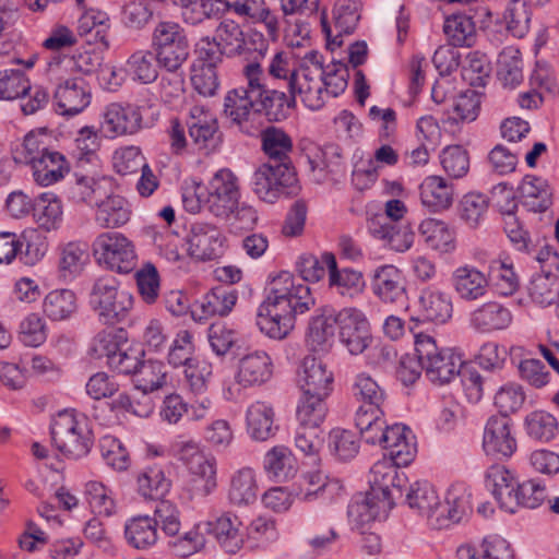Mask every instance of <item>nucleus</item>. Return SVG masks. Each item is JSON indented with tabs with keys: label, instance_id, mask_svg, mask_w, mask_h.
Masks as SVG:
<instances>
[{
	"label": "nucleus",
	"instance_id": "obj_24",
	"mask_svg": "<svg viewBox=\"0 0 559 559\" xmlns=\"http://www.w3.org/2000/svg\"><path fill=\"white\" fill-rule=\"evenodd\" d=\"M262 75H257L254 87L261 94L257 97V114L264 115L269 121L286 119L296 105L293 93L278 88H271L262 82Z\"/></svg>",
	"mask_w": 559,
	"mask_h": 559
},
{
	"label": "nucleus",
	"instance_id": "obj_45",
	"mask_svg": "<svg viewBox=\"0 0 559 559\" xmlns=\"http://www.w3.org/2000/svg\"><path fill=\"white\" fill-rule=\"evenodd\" d=\"M460 559H513V550L500 535L484 537L478 546L464 545L457 549Z\"/></svg>",
	"mask_w": 559,
	"mask_h": 559
},
{
	"label": "nucleus",
	"instance_id": "obj_30",
	"mask_svg": "<svg viewBox=\"0 0 559 559\" xmlns=\"http://www.w3.org/2000/svg\"><path fill=\"white\" fill-rule=\"evenodd\" d=\"M300 372V388L305 394L329 396L333 390L334 376L326 365L313 356L305 357Z\"/></svg>",
	"mask_w": 559,
	"mask_h": 559
},
{
	"label": "nucleus",
	"instance_id": "obj_59",
	"mask_svg": "<svg viewBox=\"0 0 559 559\" xmlns=\"http://www.w3.org/2000/svg\"><path fill=\"white\" fill-rule=\"evenodd\" d=\"M127 343V334L122 329L119 330H104L98 332L90 347V353L94 358H106L109 366L110 359L120 350Z\"/></svg>",
	"mask_w": 559,
	"mask_h": 559
},
{
	"label": "nucleus",
	"instance_id": "obj_9",
	"mask_svg": "<svg viewBox=\"0 0 559 559\" xmlns=\"http://www.w3.org/2000/svg\"><path fill=\"white\" fill-rule=\"evenodd\" d=\"M169 455L181 461L191 474L195 491L201 496L211 493L216 487V462L206 457L193 440L176 439L169 445Z\"/></svg>",
	"mask_w": 559,
	"mask_h": 559
},
{
	"label": "nucleus",
	"instance_id": "obj_42",
	"mask_svg": "<svg viewBox=\"0 0 559 559\" xmlns=\"http://www.w3.org/2000/svg\"><path fill=\"white\" fill-rule=\"evenodd\" d=\"M124 539L138 550L153 548L158 542L157 522L148 515H136L124 523Z\"/></svg>",
	"mask_w": 559,
	"mask_h": 559
},
{
	"label": "nucleus",
	"instance_id": "obj_56",
	"mask_svg": "<svg viewBox=\"0 0 559 559\" xmlns=\"http://www.w3.org/2000/svg\"><path fill=\"white\" fill-rule=\"evenodd\" d=\"M326 397L302 393L296 409L298 424L320 429L328 413Z\"/></svg>",
	"mask_w": 559,
	"mask_h": 559
},
{
	"label": "nucleus",
	"instance_id": "obj_58",
	"mask_svg": "<svg viewBox=\"0 0 559 559\" xmlns=\"http://www.w3.org/2000/svg\"><path fill=\"white\" fill-rule=\"evenodd\" d=\"M524 428L527 436L536 441L549 442L558 431L557 418L545 411H534L525 416Z\"/></svg>",
	"mask_w": 559,
	"mask_h": 559
},
{
	"label": "nucleus",
	"instance_id": "obj_10",
	"mask_svg": "<svg viewBox=\"0 0 559 559\" xmlns=\"http://www.w3.org/2000/svg\"><path fill=\"white\" fill-rule=\"evenodd\" d=\"M273 360L265 350H253L243 355L237 364L235 383L224 386L223 396L226 401H236L242 389L261 386L273 376Z\"/></svg>",
	"mask_w": 559,
	"mask_h": 559
},
{
	"label": "nucleus",
	"instance_id": "obj_7",
	"mask_svg": "<svg viewBox=\"0 0 559 559\" xmlns=\"http://www.w3.org/2000/svg\"><path fill=\"white\" fill-rule=\"evenodd\" d=\"M157 64L165 70H180L189 57V41L183 27L173 21L158 22L152 33Z\"/></svg>",
	"mask_w": 559,
	"mask_h": 559
},
{
	"label": "nucleus",
	"instance_id": "obj_48",
	"mask_svg": "<svg viewBox=\"0 0 559 559\" xmlns=\"http://www.w3.org/2000/svg\"><path fill=\"white\" fill-rule=\"evenodd\" d=\"M443 32L453 47H472L476 41V26L471 16L454 13L447 16Z\"/></svg>",
	"mask_w": 559,
	"mask_h": 559
},
{
	"label": "nucleus",
	"instance_id": "obj_20",
	"mask_svg": "<svg viewBox=\"0 0 559 559\" xmlns=\"http://www.w3.org/2000/svg\"><path fill=\"white\" fill-rule=\"evenodd\" d=\"M513 421L509 416H490L485 425L483 449L487 455L509 459L516 451Z\"/></svg>",
	"mask_w": 559,
	"mask_h": 559
},
{
	"label": "nucleus",
	"instance_id": "obj_49",
	"mask_svg": "<svg viewBox=\"0 0 559 559\" xmlns=\"http://www.w3.org/2000/svg\"><path fill=\"white\" fill-rule=\"evenodd\" d=\"M424 242L432 250L450 252L454 249V234L443 221L436 218L424 219L419 227Z\"/></svg>",
	"mask_w": 559,
	"mask_h": 559
},
{
	"label": "nucleus",
	"instance_id": "obj_11",
	"mask_svg": "<svg viewBox=\"0 0 559 559\" xmlns=\"http://www.w3.org/2000/svg\"><path fill=\"white\" fill-rule=\"evenodd\" d=\"M243 75L247 80L246 87H238L229 91L224 99V114L236 124H242L257 114V97L261 94L255 90L257 75H263L262 68L258 62H249L243 67Z\"/></svg>",
	"mask_w": 559,
	"mask_h": 559
},
{
	"label": "nucleus",
	"instance_id": "obj_38",
	"mask_svg": "<svg viewBox=\"0 0 559 559\" xmlns=\"http://www.w3.org/2000/svg\"><path fill=\"white\" fill-rule=\"evenodd\" d=\"M36 185L49 187L61 181L70 171V163L60 152L49 150L31 166Z\"/></svg>",
	"mask_w": 559,
	"mask_h": 559
},
{
	"label": "nucleus",
	"instance_id": "obj_27",
	"mask_svg": "<svg viewBox=\"0 0 559 559\" xmlns=\"http://www.w3.org/2000/svg\"><path fill=\"white\" fill-rule=\"evenodd\" d=\"M323 261L329 272V287L334 294L353 299L364 292L366 282L361 272L349 267L338 269L331 252L323 253Z\"/></svg>",
	"mask_w": 559,
	"mask_h": 559
},
{
	"label": "nucleus",
	"instance_id": "obj_17",
	"mask_svg": "<svg viewBox=\"0 0 559 559\" xmlns=\"http://www.w3.org/2000/svg\"><path fill=\"white\" fill-rule=\"evenodd\" d=\"M361 0H337L333 8V25L329 24L324 13L320 16L322 33L328 46L333 49L343 44L342 36L352 34L360 19Z\"/></svg>",
	"mask_w": 559,
	"mask_h": 559
},
{
	"label": "nucleus",
	"instance_id": "obj_60",
	"mask_svg": "<svg viewBox=\"0 0 559 559\" xmlns=\"http://www.w3.org/2000/svg\"><path fill=\"white\" fill-rule=\"evenodd\" d=\"M486 276L503 296L512 295L519 287V277L508 259L491 260Z\"/></svg>",
	"mask_w": 559,
	"mask_h": 559
},
{
	"label": "nucleus",
	"instance_id": "obj_35",
	"mask_svg": "<svg viewBox=\"0 0 559 559\" xmlns=\"http://www.w3.org/2000/svg\"><path fill=\"white\" fill-rule=\"evenodd\" d=\"M453 312L452 300L449 294L435 288H424L418 297V313L423 321L445 323Z\"/></svg>",
	"mask_w": 559,
	"mask_h": 559
},
{
	"label": "nucleus",
	"instance_id": "obj_32",
	"mask_svg": "<svg viewBox=\"0 0 559 559\" xmlns=\"http://www.w3.org/2000/svg\"><path fill=\"white\" fill-rule=\"evenodd\" d=\"M238 299L236 289L227 286H217L206 293L191 311L195 321L206 320L210 317L227 316Z\"/></svg>",
	"mask_w": 559,
	"mask_h": 559
},
{
	"label": "nucleus",
	"instance_id": "obj_63",
	"mask_svg": "<svg viewBox=\"0 0 559 559\" xmlns=\"http://www.w3.org/2000/svg\"><path fill=\"white\" fill-rule=\"evenodd\" d=\"M167 372L162 361H143L133 378L136 390L147 394L163 388L166 383Z\"/></svg>",
	"mask_w": 559,
	"mask_h": 559
},
{
	"label": "nucleus",
	"instance_id": "obj_37",
	"mask_svg": "<svg viewBox=\"0 0 559 559\" xmlns=\"http://www.w3.org/2000/svg\"><path fill=\"white\" fill-rule=\"evenodd\" d=\"M274 417L275 412L271 404L262 401L251 403L246 411V429L249 437L255 441L272 438L277 430Z\"/></svg>",
	"mask_w": 559,
	"mask_h": 559
},
{
	"label": "nucleus",
	"instance_id": "obj_5",
	"mask_svg": "<svg viewBox=\"0 0 559 559\" xmlns=\"http://www.w3.org/2000/svg\"><path fill=\"white\" fill-rule=\"evenodd\" d=\"M90 304L103 323L114 325L129 317L134 298L116 277L103 276L93 284Z\"/></svg>",
	"mask_w": 559,
	"mask_h": 559
},
{
	"label": "nucleus",
	"instance_id": "obj_15",
	"mask_svg": "<svg viewBox=\"0 0 559 559\" xmlns=\"http://www.w3.org/2000/svg\"><path fill=\"white\" fill-rule=\"evenodd\" d=\"M336 321L342 344L352 355L361 354L371 341L366 314L357 308H344L337 311Z\"/></svg>",
	"mask_w": 559,
	"mask_h": 559
},
{
	"label": "nucleus",
	"instance_id": "obj_2",
	"mask_svg": "<svg viewBox=\"0 0 559 559\" xmlns=\"http://www.w3.org/2000/svg\"><path fill=\"white\" fill-rule=\"evenodd\" d=\"M55 449L69 460H80L91 452L94 435L88 418L75 409H63L50 425Z\"/></svg>",
	"mask_w": 559,
	"mask_h": 559
},
{
	"label": "nucleus",
	"instance_id": "obj_33",
	"mask_svg": "<svg viewBox=\"0 0 559 559\" xmlns=\"http://www.w3.org/2000/svg\"><path fill=\"white\" fill-rule=\"evenodd\" d=\"M486 487L490 490L500 508L509 513H515L513 492L518 480L512 471L501 464H493L486 472Z\"/></svg>",
	"mask_w": 559,
	"mask_h": 559
},
{
	"label": "nucleus",
	"instance_id": "obj_46",
	"mask_svg": "<svg viewBox=\"0 0 559 559\" xmlns=\"http://www.w3.org/2000/svg\"><path fill=\"white\" fill-rule=\"evenodd\" d=\"M260 136L262 151L269 162L285 163L286 166L294 167L289 157L293 151V141L283 129L271 126L262 130Z\"/></svg>",
	"mask_w": 559,
	"mask_h": 559
},
{
	"label": "nucleus",
	"instance_id": "obj_18",
	"mask_svg": "<svg viewBox=\"0 0 559 559\" xmlns=\"http://www.w3.org/2000/svg\"><path fill=\"white\" fill-rule=\"evenodd\" d=\"M142 128V112L136 105L111 103L102 114L100 133L108 139L134 134Z\"/></svg>",
	"mask_w": 559,
	"mask_h": 559
},
{
	"label": "nucleus",
	"instance_id": "obj_1",
	"mask_svg": "<svg viewBox=\"0 0 559 559\" xmlns=\"http://www.w3.org/2000/svg\"><path fill=\"white\" fill-rule=\"evenodd\" d=\"M314 306L310 288L290 272L282 271L272 281L269 293L257 311V325L273 340H283L295 328L297 314Z\"/></svg>",
	"mask_w": 559,
	"mask_h": 559
},
{
	"label": "nucleus",
	"instance_id": "obj_26",
	"mask_svg": "<svg viewBox=\"0 0 559 559\" xmlns=\"http://www.w3.org/2000/svg\"><path fill=\"white\" fill-rule=\"evenodd\" d=\"M110 186V179L105 176L75 170L69 182V199L75 203L94 205L106 195Z\"/></svg>",
	"mask_w": 559,
	"mask_h": 559
},
{
	"label": "nucleus",
	"instance_id": "obj_31",
	"mask_svg": "<svg viewBox=\"0 0 559 559\" xmlns=\"http://www.w3.org/2000/svg\"><path fill=\"white\" fill-rule=\"evenodd\" d=\"M471 511V493L463 484H455L447 490L444 502L439 501L436 521L440 527H447L460 523Z\"/></svg>",
	"mask_w": 559,
	"mask_h": 559
},
{
	"label": "nucleus",
	"instance_id": "obj_53",
	"mask_svg": "<svg viewBox=\"0 0 559 559\" xmlns=\"http://www.w3.org/2000/svg\"><path fill=\"white\" fill-rule=\"evenodd\" d=\"M258 486L253 469L245 467L236 472L230 481L228 498L233 504L248 506L257 500Z\"/></svg>",
	"mask_w": 559,
	"mask_h": 559
},
{
	"label": "nucleus",
	"instance_id": "obj_64",
	"mask_svg": "<svg viewBox=\"0 0 559 559\" xmlns=\"http://www.w3.org/2000/svg\"><path fill=\"white\" fill-rule=\"evenodd\" d=\"M31 91V82L19 69L0 70V100L12 102L24 97Z\"/></svg>",
	"mask_w": 559,
	"mask_h": 559
},
{
	"label": "nucleus",
	"instance_id": "obj_8",
	"mask_svg": "<svg viewBox=\"0 0 559 559\" xmlns=\"http://www.w3.org/2000/svg\"><path fill=\"white\" fill-rule=\"evenodd\" d=\"M251 187L260 200L273 204L280 198L297 191L295 168L286 166L285 163H264L252 174Z\"/></svg>",
	"mask_w": 559,
	"mask_h": 559
},
{
	"label": "nucleus",
	"instance_id": "obj_14",
	"mask_svg": "<svg viewBox=\"0 0 559 559\" xmlns=\"http://www.w3.org/2000/svg\"><path fill=\"white\" fill-rule=\"evenodd\" d=\"M239 199L237 177L231 170L223 168L209 181L204 206L216 217H229Z\"/></svg>",
	"mask_w": 559,
	"mask_h": 559
},
{
	"label": "nucleus",
	"instance_id": "obj_50",
	"mask_svg": "<svg viewBox=\"0 0 559 559\" xmlns=\"http://www.w3.org/2000/svg\"><path fill=\"white\" fill-rule=\"evenodd\" d=\"M406 501L411 509L430 519L436 518L440 498L429 481L421 480L411 485Z\"/></svg>",
	"mask_w": 559,
	"mask_h": 559
},
{
	"label": "nucleus",
	"instance_id": "obj_62",
	"mask_svg": "<svg viewBox=\"0 0 559 559\" xmlns=\"http://www.w3.org/2000/svg\"><path fill=\"white\" fill-rule=\"evenodd\" d=\"M140 493L145 498L157 499L165 496L170 488V480L158 465L146 466L138 476Z\"/></svg>",
	"mask_w": 559,
	"mask_h": 559
},
{
	"label": "nucleus",
	"instance_id": "obj_44",
	"mask_svg": "<svg viewBox=\"0 0 559 559\" xmlns=\"http://www.w3.org/2000/svg\"><path fill=\"white\" fill-rule=\"evenodd\" d=\"M523 205L532 212H545L552 204V192L546 179L526 175L519 188Z\"/></svg>",
	"mask_w": 559,
	"mask_h": 559
},
{
	"label": "nucleus",
	"instance_id": "obj_25",
	"mask_svg": "<svg viewBox=\"0 0 559 559\" xmlns=\"http://www.w3.org/2000/svg\"><path fill=\"white\" fill-rule=\"evenodd\" d=\"M408 464H396L395 460L390 456H383L377 461L369 475L370 491L379 498H389L394 502L393 490L400 492L402 483L405 481L404 473H400L399 468Z\"/></svg>",
	"mask_w": 559,
	"mask_h": 559
},
{
	"label": "nucleus",
	"instance_id": "obj_19",
	"mask_svg": "<svg viewBox=\"0 0 559 559\" xmlns=\"http://www.w3.org/2000/svg\"><path fill=\"white\" fill-rule=\"evenodd\" d=\"M393 507L394 502L389 498H379L374 493L356 496L347 508L349 524L353 530L365 534L370 523L386 519Z\"/></svg>",
	"mask_w": 559,
	"mask_h": 559
},
{
	"label": "nucleus",
	"instance_id": "obj_3",
	"mask_svg": "<svg viewBox=\"0 0 559 559\" xmlns=\"http://www.w3.org/2000/svg\"><path fill=\"white\" fill-rule=\"evenodd\" d=\"M409 331L414 338L415 354L420 359L429 381L442 385L460 376L464 364L460 353L438 346L436 338L429 333L415 331L413 326Z\"/></svg>",
	"mask_w": 559,
	"mask_h": 559
},
{
	"label": "nucleus",
	"instance_id": "obj_29",
	"mask_svg": "<svg viewBox=\"0 0 559 559\" xmlns=\"http://www.w3.org/2000/svg\"><path fill=\"white\" fill-rule=\"evenodd\" d=\"M451 285L457 297L464 301H476L488 293L487 276L476 266L464 264L451 275Z\"/></svg>",
	"mask_w": 559,
	"mask_h": 559
},
{
	"label": "nucleus",
	"instance_id": "obj_4",
	"mask_svg": "<svg viewBox=\"0 0 559 559\" xmlns=\"http://www.w3.org/2000/svg\"><path fill=\"white\" fill-rule=\"evenodd\" d=\"M361 438L369 444H379L384 450L383 456H390L396 464H411L416 455V442L413 431L402 424L388 426L383 416L366 428H358Z\"/></svg>",
	"mask_w": 559,
	"mask_h": 559
},
{
	"label": "nucleus",
	"instance_id": "obj_28",
	"mask_svg": "<svg viewBox=\"0 0 559 559\" xmlns=\"http://www.w3.org/2000/svg\"><path fill=\"white\" fill-rule=\"evenodd\" d=\"M205 525L226 552L237 554L243 547L247 528L237 515L225 513Z\"/></svg>",
	"mask_w": 559,
	"mask_h": 559
},
{
	"label": "nucleus",
	"instance_id": "obj_43",
	"mask_svg": "<svg viewBox=\"0 0 559 559\" xmlns=\"http://www.w3.org/2000/svg\"><path fill=\"white\" fill-rule=\"evenodd\" d=\"M95 221L103 228H117L129 222L131 210L128 201L118 194L106 193L96 202Z\"/></svg>",
	"mask_w": 559,
	"mask_h": 559
},
{
	"label": "nucleus",
	"instance_id": "obj_55",
	"mask_svg": "<svg viewBox=\"0 0 559 559\" xmlns=\"http://www.w3.org/2000/svg\"><path fill=\"white\" fill-rule=\"evenodd\" d=\"M110 28L109 15L98 9H88L78 20L80 35H93L106 48L109 47L108 32Z\"/></svg>",
	"mask_w": 559,
	"mask_h": 559
},
{
	"label": "nucleus",
	"instance_id": "obj_34",
	"mask_svg": "<svg viewBox=\"0 0 559 559\" xmlns=\"http://www.w3.org/2000/svg\"><path fill=\"white\" fill-rule=\"evenodd\" d=\"M454 193V185L441 176H427L419 186L420 202L431 213L450 209Z\"/></svg>",
	"mask_w": 559,
	"mask_h": 559
},
{
	"label": "nucleus",
	"instance_id": "obj_52",
	"mask_svg": "<svg viewBox=\"0 0 559 559\" xmlns=\"http://www.w3.org/2000/svg\"><path fill=\"white\" fill-rule=\"evenodd\" d=\"M156 55L150 50L134 51L127 60L124 71L136 82L148 84L158 76Z\"/></svg>",
	"mask_w": 559,
	"mask_h": 559
},
{
	"label": "nucleus",
	"instance_id": "obj_23",
	"mask_svg": "<svg viewBox=\"0 0 559 559\" xmlns=\"http://www.w3.org/2000/svg\"><path fill=\"white\" fill-rule=\"evenodd\" d=\"M371 290L383 304L404 306L407 300L403 274L392 264L380 265L374 270Z\"/></svg>",
	"mask_w": 559,
	"mask_h": 559
},
{
	"label": "nucleus",
	"instance_id": "obj_12",
	"mask_svg": "<svg viewBox=\"0 0 559 559\" xmlns=\"http://www.w3.org/2000/svg\"><path fill=\"white\" fill-rule=\"evenodd\" d=\"M99 264L118 273H129L136 264L132 242L122 234L107 231L100 234L93 243Z\"/></svg>",
	"mask_w": 559,
	"mask_h": 559
},
{
	"label": "nucleus",
	"instance_id": "obj_13",
	"mask_svg": "<svg viewBox=\"0 0 559 559\" xmlns=\"http://www.w3.org/2000/svg\"><path fill=\"white\" fill-rule=\"evenodd\" d=\"M352 392L361 403L355 414L357 428H366L372 420L384 415L382 406L386 400V393L371 376L366 372L358 373L354 379Z\"/></svg>",
	"mask_w": 559,
	"mask_h": 559
},
{
	"label": "nucleus",
	"instance_id": "obj_21",
	"mask_svg": "<svg viewBox=\"0 0 559 559\" xmlns=\"http://www.w3.org/2000/svg\"><path fill=\"white\" fill-rule=\"evenodd\" d=\"M186 124L192 143L200 151H212L221 141L216 116L205 106L194 105L189 109Z\"/></svg>",
	"mask_w": 559,
	"mask_h": 559
},
{
	"label": "nucleus",
	"instance_id": "obj_22",
	"mask_svg": "<svg viewBox=\"0 0 559 559\" xmlns=\"http://www.w3.org/2000/svg\"><path fill=\"white\" fill-rule=\"evenodd\" d=\"M53 99L59 115L72 117L90 106L91 87L81 76L68 78L56 86Z\"/></svg>",
	"mask_w": 559,
	"mask_h": 559
},
{
	"label": "nucleus",
	"instance_id": "obj_6",
	"mask_svg": "<svg viewBox=\"0 0 559 559\" xmlns=\"http://www.w3.org/2000/svg\"><path fill=\"white\" fill-rule=\"evenodd\" d=\"M322 74H324L323 56L310 50L300 59L295 75L288 84V92L300 97L310 110H319L325 104Z\"/></svg>",
	"mask_w": 559,
	"mask_h": 559
},
{
	"label": "nucleus",
	"instance_id": "obj_54",
	"mask_svg": "<svg viewBox=\"0 0 559 559\" xmlns=\"http://www.w3.org/2000/svg\"><path fill=\"white\" fill-rule=\"evenodd\" d=\"M75 310L76 297L70 289L52 290L43 301V311L52 321L67 320Z\"/></svg>",
	"mask_w": 559,
	"mask_h": 559
},
{
	"label": "nucleus",
	"instance_id": "obj_41",
	"mask_svg": "<svg viewBox=\"0 0 559 559\" xmlns=\"http://www.w3.org/2000/svg\"><path fill=\"white\" fill-rule=\"evenodd\" d=\"M33 218L37 226L47 231H57L63 222L61 199L53 192H43L35 197Z\"/></svg>",
	"mask_w": 559,
	"mask_h": 559
},
{
	"label": "nucleus",
	"instance_id": "obj_16",
	"mask_svg": "<svg viewBox=\"0 0 559 559\" xmlns=\"http://www.w3.org/2000/svg\"><path fill=\"white\" fill-rule=\"evenodd\" d=\"M186 242L188 254L199 261L215 260L224 254L225 237L217 226L210 223H192Z\"/></svg>",
	"mask_w": 559,
	"mask_h": 559
},
{
	"label": "nucleus",
	"instance_id": "obj_57",
	"mask_svg": "<svg viewBox=\"0 0 559 559\" xmlns=\"http://www.w3.org/2000/svg\"><path fill=\"white\" fill-rule=\"evenodd\" d=\"M84 498L95 514L111 516L117 511L112 491L100 481H87L84 487Z\"/></svg>",
	"mask_w": 559,
	"mask_h": 559
},
{
	"label": "nucleus",
	"instance_id": "obj_40",
	"mask_svg": "<svg viewBox=\"0 0 559 559\" xmlns=\"http://www.w3.org/2000/svg\"><path fill=\"white\" fill-rule=\"evenodd\" d=\"M58 271L62 278L73 280L79 276L90 262L88 245L72 240L58 247Z\"/></svg>",
	"mask_w": 559,
	"mask_h": 559
},
{
	"label": "nucleus",
	"instance_id": "obj_36",
	"mask_svg": "<svg viewBox=\"0 0 559 559\" xmlns=\"http://www.w3.org/2000/svg\"><path fill=\"white\" fill-rule=\"evenodd\" d=\"M336 314L332 307H323L311 318L306 342L312 352H325L331 346L337 325Z\"/></svg>",
	"mask_w": 559,
	"mask_h": 559
},
{
	"label": "nucleus",
	"instance_id": "obj_61",
	"mask_svg": "<svg viewBox=\"0 0 559 559\" xmlns=\"http://www.w3.org/2000/svg\"><path fill=\"white\" fill-rule=\"evenodd\" d=\"M497 73L504 86H518L523 80L521 53L513 47H506L497 60Z\"/></svg>",
	"mask_w": 559,
	"mask_h": 559
},
{
	"label": "nucleus",
	"instance_id": "obj_47",
	"mask_svg": "<svg viewBox=\"0 0 559 559\" xmlns=\"http://www.w3.org/2000/svg\"><path fill=\"white\" fill-rule=\"evenodd\" d=\"M263 467L269 478L285 481L295 475L296 460L287 447L275 445L265 453Z\"/></svg>",
	"mask_w": 559,
	"mask_h": 559
},
{
	"label": "nucleus",
	"instance_id": "obj_39",
	"mask_svg": "<svg viewBox=\"0 0 559 559\" xmlns=\"http://www.w3.org/2000/svg\"><path fill=\"white\" fill-rule=\"evenodd\" d=\"M511 322L510 310L496 301L485 302L469 314V325L481 333L507 329Z\"/></svg>",
	"mask_w": 559,
	"mask_h": 559
},
{
	"label": "nucleus",
	"instance_id": "obj_51",
	"mask_svg": "<svg viewBox=\"0 0 559 559\" xmlns=\"http://www.w3.org/2000/svg\"><path fill=\"white\" fill-rule=\"evenodd\" d=\"M527 294L540 307L552 305L559 297V278L551 272L536 273L527 285Z\"/></svg>",
	"mask_w": 559,
	"mask_h": 559
}]
</instances>
